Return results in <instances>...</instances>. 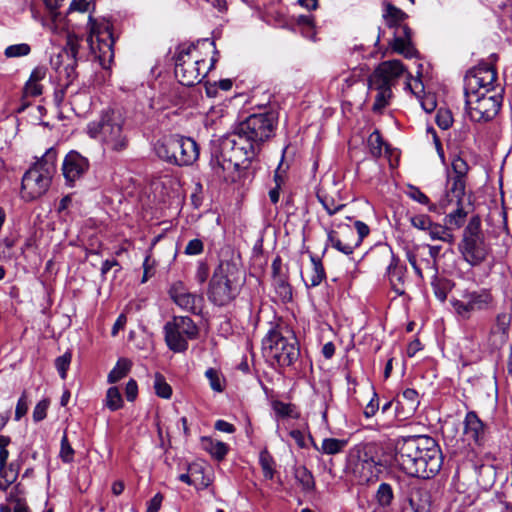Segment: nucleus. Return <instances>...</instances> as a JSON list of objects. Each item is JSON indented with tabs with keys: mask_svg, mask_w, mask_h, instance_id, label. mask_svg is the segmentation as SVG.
I'll return each instance as SVG.
<instances>
[{
	"mask_svg": "<svg viewBox=\"0 0 512 512\" xmlns=\"http://www.w3.org/2000/svg\"><path fill=\"white\" fill-rule=\"evenodd\" d=\"M277 123L278 116L273 111L252 114L238 123L213 150L210 166L215 175L226 179V172L238 170L253 160L263 144L274 136Z\"/></svg>",
	"mask_w": 512,
	"mask_h": 512,
	"instance_id": "obj_1",
	"label": "nucleus"
},
{
	"mask_svg": "<svg viewBox=\"0 0 512 512\" xmlns=\"http://www.w3.org/2000/svg\"><path fill=\"white\" fill-rule=\"evenodd\" d=\"M394 458L407 475L422 479L434 477L441 469L443 456L437 441L427 435L399 437Z\"/></svg>",
	"mask_w": 512,
	"mask_h": 512,
	"instance_id": "obj_2",
	"label": "nucleus"
},
{
	"mask_svg": "<svg viewBox=\"0 0 512 512\" xmlns=\"http://www.w3.org/2000/svg\"><path fill=\"white\" fill-rule=\"evenodd\" d=\"M86 133L101 144L104 152L118 154L129 147L126 117L119 109H103L96 119L87 124Z\"/></svg>",
	"mask_w": 512,
	"mask_h": 512,
	"instance_id": "obj_3",
	"label": "nucleus"
},
{
	"mask_svg": "<svg viewBox=\"0 0 512 512\" xmlns=\"http://www.w3.org/2000/svg\"><path fill=\"white\" fill-rule=\"evenodd\" d=\"M213 47L214 41L208 39L198 40L196 43L178 47L175 56V76L184 86L199 84L207 75L206 60L199 55V47Z\"/></svg>",
	"mask_w": 512,
	"mask_h": 512,
	"instance_id": "obj_4",
	"label": "nucleus"
},
{
	"mask_svg": "<svg viewBox=\"0 0 512 512\" xmlns=\"http://www.w3.org/2000/svg\"><path fill=\"white\" fill-rule=\"evenodd\" d=\"M57 151L49 148L40 160L25 172L21 183V197L33 201L48 190L56 172Z\"/></svg>",
	"mask_w": 512,
	"mask_h": 512,
	"instance_id": "obj_5",
	"label": "nucleus"
},
{
	"mask_svg": "<svg viewBox=\"0 0 512 512\" xmlns=\"http://www.w3.org/2000/svg\"><path fill=\"white\" fill-rule=\"evenodd\" d=\"M264 351L274 358L279 366H292L300 356L298 339L288 325L272 327L262 340Z\"/></svg>",
	"mask_w": 512,
	"mask_h": 512,
	"instance_id": "obj_6",
	"label": "nucleus"
},
{
	"mask_svg": "<svg viewBox=\"0 0 512 512\" xmlns=\"http://www.w3.org/2000/svg\"><path fill=\"white\" fill-rule=\"evenodd\" d=\"M457 248L462 259L471 267L480 266L487 260L492 248L482 229V220L479 215L469 219Z\"/></svg>",
	"mask_w": 512,
	"mask_h": 512,
	"instance_id": "obj_7",
	"label": "nucleus"
},
{
	"mask_svg": "<svg viewBox=\"0 0 512 512\" xmlns=\"http://www.w3.org/2000/svg\"><path fill=\"white\" fill-rule=\"evenodd\" d=\"M404 72L405 68L400 60H389L380 63L369 76L368 89L377 92L372 105L373 112L382 113L383 109L389 105L392 97L391 87Z\"/></svg>",
	"mask_w": 512,
	"mask_h": 512,
	"instance_id": "obj_8",
	"label": "nucleus"
},
{
	"mask_svg": "<svg viewBox=\"0 0 512 512\" xmlns=\"http://www.w3.org/2000/svg\"><path fill=\"white\" fill-rule=\"evenodd\" d=\"M348 470L359 484H368L378 479L382 472V461L374 443L356 445L348 456Z\"/></svg>",
	"mask_w": 512,
	"mask_h": 512,
	"instance_id": "obj_9",
	"label": "nucleus"
},
{
	"mask_svg": "<svg viewBox=\"0 0 512 512\" xmlns=\"http://www.w3.org/2000/svg\"><path fill=\"white\" fill-rule=\"evenodd\" d=\"M157 156L178 166L192 165L199 157L198 144L190 137L169 135L155 145Z\"/></svg>",
	"mask_w": 512,
	"mask_h": 512,
	"instance_id": "obj_10",
	"label": "nucleus"
},
{
	"mask_svg": "<svg viewBox=\"0 0 512 512\" xmlns=\"http://www.w3.org/2000/svg\"><path fill=\"white\" fill-rule=\"evenodd\" d=\"M235 264L222 261L215 269L209 283L208 299L217 306L230 303L238 294L237 274Z\"/></svg>",
	"mask_w": 512,
	"mask_h": 512,
	"instance_id": "obj_11",
	"label": "nucleus"
},
{
	"mask_svg": "<svg viewBox=\"0 0 512 512\" xmlns=\"http://www.w3.org/2000/svg\"><path fill=\"white\" fill-rule=\"evenodd\" d=\"M79 47L80 39L74 34H68L65 46L50 57V65L63 90H67L78 77L76 67Z\"/></svg>",
	"mask_w": 512,
	"mask_h": 512,
	"instance_id": "obj_12",
	"label": "nucleus"
},
{
	"mask_svg": "<svg viewBox=\"0 0 512 512\" xmlns=\"http://www.w3.org/2000/svg\"><path fill=\"white\" fill-rule=\"evenodd\" d=\"M503 89L497 92L486 90L482 93H469L465 95L466 110L470 119L474 122H488L499 112L503 96Z\"/></svg>",
	"mask_w": 512,
	"mask_h": 512,
	"instance_id": "obj_13",
	"label": "nucleus"
},
{
	"mask_svg": "<svg viewBox=\"0 0 512 512\" xmlns=\"http://www.w3.org/2000/svg\"><path fill=\"white\" fill-rule=\"evenodd\" d=\"M164 338L168 348L175 353L188 349V341L198 337L199 329L188 316H174L163 327Z\"/></svg>",
	"mask_w": 512,
	"mask_h": 512,
	"instance_id": "obj_14",
	"label": "nucleus"
},
{
	"mask_svg": "<svg viewBox=\"0 0 512 512\" xmlns=\"http://www.w3.org/2000/svg\"><path fill=\"white\" fill-rule=\"evenodd\" d=\"M88 26L90 34L88 41L92 51L97 55L100 64L106 67L114 57L113 46L115 39L111 30V26L107 22L98 23L92 18L88 17Z\"/></svg>",
	"mask_w": 512,
	"mask_h": 512,
	"instance_id": "obj_15",
	"label": "nucleus"
},
{
	"mask_svg": "<svg viewBox=\"0 0 512 512\" xmlns=\"http://www.w3.org/2000/svg\"><path fill=\"white\" fill-rule=\"evenodd\" d=\"M492 302V296L486 289H463L458 296H453L450 303L455 314L462 320H468L475 312L487 309Z\"/></svg>",
	"mask_w": 512,
	"mask_h": 512,
	"instance_id": "obj_16",
	"label": "nucleus"
},
{
	"mask_svg": "<svg viewBox=\"0 0 512 512\" xmlns=\"http://www.w3.org/2000/svg\"><path fill=\"white\" fill-rule=\"evenodd\" d=\"M497 80L495 68L487 63L479 64L467 71L464 78V94L497 92L493 84Z\"/></svg>",
	"mask_w": 512,
	"mask_h": 512,
	"instance_id": "obj_17",
	"label": "nucleus"
},
{
	"mask_svg": "<svg viewBox=\"0 0 512 512\" xmlns=\"http://www.w3.org/2000/svg\"><path fill=\"white\" fill-rule=\"evenodd\" d=\"M383 255L388 259L385 277L390 283L391 289L398 295L405 294V280L407 267L403 264L398 256H396L391 247L384 248Z\"/></svg>",
	"mask_w": 512,
	"mask_h": 512,
	"instance_id": "obj_18",
	"label": "nucleus"
},
{
	"mask_svg": "<svg viewBox=\"0 0 512 512\" xmlns=\"http://www.w3.org/2000/svg\"><path fill=\"white\" fill-rule=\"evenodd\" d=\"M168 293L172 301L182 310L192 314L200 313L203 298L190 292L183 282H174L170 286Z\"/></svg>",
	"mask_w": 512,
	"mask_h": 512,
	"instance_id": "obj_19",
	"label": "nucleus"
},
{
	"mask_svg": "<svg viewBox=\"0 0 512 512\" xmlns=\"http://www.w3.org/2000/svg\"><path fill=\"white\" fill-rule=\"evenodd\" d=\"M90 167L89 161L77 151H70L64 158L62 163V173L66 184L74 186V184L82 179L88 172Z\"/></svg>",
	"mask_w": 512,
	"mask_h": 512,
	"instance_id": "obj_20",
	"label": "nucleus"
},
{
	"mask_svg": "<svg viewBox=\"0 0 512 512\" xmlns=\"http://www.w3.org/2000/svg\"><path fill=\"white\" fill-rule=\"evenodd\" d=\"M486 426L480 420L476 412L470 411L464 419V434L475 444L481 445L485 440Z\"/></svg>",
	"mask_w": 512,
	"mask_h": 512,
	"instance_id": "obj_21",
	"label": "nucleus"
},
{
	"mask_svg": "<svg viewBox=\"0 0 512 512\" xmlns=\"http://www.w3.org/2000/svg\"><path fill=\"white\" fill-rule=\"evenodd\" d=\"M419 395L415 389L407 388L397 398L396 412L398 416L409 418L414 415L419 405Z\"/></svg>",
	"mask_w": 512,
	"mask_h": 512,
	"instance_id": "obj_22",
	"label": "nucleus"
},
{
	"mask_svg": "<svg viewBox=\"0 0 512 512\" xmlns=\"http://www.w3.org/2000/svg\"><path fill=\"white\" fill-rule=\"evenodd\" d=\"M354 226L355 230L350 226L343 227V237L353 239V243L341 247L345 255L352 254L370 232L369 227L362 221H355Z\"/></svg>",
	"mask_w": 512,
	"mask_h": 512,
	"instance_id": "obj_23",
	"label": "nucleus"
},
{
	"mask_svg": "<svg viewBox=\"0 0 512 512\" xmlns=\"http://www.w3.org/2000/svg\"><path fill=\"white\" fill-rule=\"evenodd\" d=\"M196 474H201V465L193 463L188 467V473L180 474L178 479L188 485H193L198 490L206 489L210 484L211 480L207 476H201V481Z\"/></svg>",
	"mask_w": 512,
	"mask_h": 512,
	"instance_id": "obj_24",
	"label": "nucleus"
},
{
	"mask_svg": "<svg viewBox=\"0 0 512 512\" xmlns=\"http://www.w3.org/2000/svg\"><path fill=\"white\" fill-rule=\"evenodd\" d=\"M409 503L414 512H430L431 495L425 489H415L410 495Z\"/></svg>",
	"mask_w": 512,
	"mask_h": 512,
	"instance_id": "obj_25",
	"label": "nucleus"
},
{
	"mask_svg": "<svg viewBox=\"0 0 512 512\" xmlns=\"http://www.w3.org/2000/svg\"><path fill=\"white\" fill-rule=\"evenodd\" d=\"M466 181L465 178L452 176L448 179L446 197L448 202H464Z\"/></svg>",
	"mask_w": 512,
	"mask_h": 512,
	"instance_id": "obj_26",
	"label": "nucleus"
},
{
	"mask_svg": "<svg viewBox=\"0 0 512 512\" xmlns=\"http://www.w3.org/2000/svg\"><path fill=\"white\" fill-rule=\"evenodd\" d=\"M22 467V460H14L5 466L0 472V490L6 491L8 487L14 483L19 475V471Z\"/></svg>",
	"mask_w": 512,
	"mask_h": 512,
	"instance_id": "obj_27",
	"label": "nucleus"
},
{
	"mask_svg": "<svg viewBox=\"0 0 512 512\" xmlns=\"http://www.w3.org/2000/svg\"><path fill=\"white\" fill-rule=\"evenodd\" d=\"M201 444L204 450L218 461L223 460L229 451V446L226 443L211 437H202Z\"/></svg>",
	"mask_w": 512,
	"mask_h": 512,
	"instance_id": "obj_28",
	"label": "nucleus"
},
{
	"mask_svg": "<svg viewBox=\"0 0 512 512\" xmlns=\"http://www.w3.org/2000/svg\"><path fill=\"white\" fill-rule=\"evenodd\" d=\"M511 324V315L508 313H500L496 317V322L491 330L493 336H497L499 344H504L508 339V331Z\"/></svg>",
	"mask_w": 512,
	"mask_h": 512,
	"instance_id": "obj_29",
	"label": "nucleus"
},
{
	"mask_svg": "<svg viewBox=\"0 0 512 512\" xmlns=\"http://www.w3.org/2000/svg\"><path fill=\"white\" fill-rule=\"evenodd\" d=\"M384 6L383 17L386 20L387 26L394 28L398 25H403L402 22L408 17L407 14L391 3L386 2Z\"/></svg>",
	"mask_w": 512,
	"mask_h": 512,
	"instance_id": "obj_30",
	"label": "nucleus"
},
{
	"mask_svg": "<svg viewBox=\"0 0 512 512\" xmlns=\"http://www.w3.org/2000/svg\"><path fill=\"white\" fill-rule=\"evenodd\" d=\"M468 212L463 207V202H456V209L448 213L445 222L451 228H460L464 225Z\"/></svg>",
	"mask_w": 512,
	"mask_h": 512,
	"instance_id": "obj_31",
	"label": "nucleus"
},
{
	"mask_svg": "<svg viewBox=\"0 0 512 512\" xmlns=\"http://www.w3.org/2000/svg\"><path fill=\"white\" fill-rule=\"evenodd\" d=\"M294 476L304 491L310 492L315 489L314 477L305 466L295 467Z\"/></svg>",
	"mask_w": 512,
	"mask_h": 512,
	"instance_id": "obj_32",
	"label": "nucleus"
},
{
	"mask_svg": "<svg viewBox=\"0 0 512 512\" xmlns=\"http://www.w3.org/2000/svg\"><path fill=\"white\" fill-rule=\"evenodd\" d=\"M390 45L394 52L402 54L406 58H412L417 54V50L414 48L412 40L393 38Z\"/></svg>",
	"mask_w": 512,
	"mask_h": 512,
	"instance_id": "obj_33",
	"label": "nucleus"
},
{
	"mask_svg": "<svg viewBox=\"0 0 512 512\" xmlns=\"http://www.w3.org/2000/svg\"><path fill=\"white\" fill-rule=\"evenodd\" d=\"M369 151L374 158L382 156L383 150H387V144L384 142L378 130L373 131L367 140Z\"/></svg>",
	"mask_w": 512,
	"mask_h": 512,
	"instance_id": "obj_34",
	"label": "nucleus"
},
{
	"mask_svg": "<svg viewBox=\"0 0 512 512\" xmlns=\"http://www.w3.org/2000/svg\"><path fill=\"white\" fill-rule=\"evenodd\" d=\"M131 362L128 359L121 358L117 361L115 367L108 374V382L116 383L125 377L131 369Z\"/></svg>",
	"mask_w": 512,
	"mask_h": 512,
	"instance_id": "obj_35",
	"label": "nucleus"
},
{
	"mask_svg": "<svg viewBox=\"0 0 512 512\" xmlns=\"http://www.w3.org/2000/svg\"><path fill=\"white\" fill-rule=\"evenodd\" d=\"M428 234L432 240H441L443 242L452 243L454 236L448 227L432 222L428 230Z\"/></svg>",
	"mask_w": 512,
	"mask_h": 512,
	"instance_id": "obj_36",
	"label": "nucleus"
},
{
	"mask_svg": "<svg viewBox=\"0 0 512 512\" xmlns=\"http://www.w3.org/2000/svg\"><path fill=\"white\" fill-rule=\"evenodd\" d=\"M347 441L336 438H325L322 442L320 451L327 455H335L343 451Z\"/></svg>",
	"mask_w": 512,
	"mask_h": 512,
	"instance_id": "obj_37",
	"label": "nucleus"
},
{
	"mask_svg": "<svg viewBox=\"0 0 512 512\" xmlns=\"http://www.w3.org/2000/svg\"><path fill=\"white\" fill-rule=\"evenodd\" d=\"M259 463L266 479L271 480L274 477L275 461L267 449H263L259 454Z\"/></svg>",
	"mask_w": 512,
	"mask_h": 512,
	"instance_id": "obj_38",
	"label": "nucleus"
},
{
	"mask_svg": "<svg viewBox=\"0 0 512 512\" xmlns=\"http://www.w3.org/2000/svg\"><path fill=\"white\" fill-rule=\"evenodd\" d=\"M377 503L381 507H388L394 499L393 489L388 483H381L375 495Z\"/></svg>",
	"mask_w": 512,
	"mask_h": 512,
	"instance_id": "obj_39",
	"label": "nucleus"
},
{
	"mask_svg": "<svg viewBox=\"0 0 512 512\" xmlns=\"http://www.w3.org/2000/svg\"><path fill=\"white\" fill-rule=\"evenodd\" d=\"M317 198L329 215H334L345 207V204L337 202L332 196L320 191Z\"/></svg>",
	"mask_w": 512,
	"mask_h": 512,
	"instance_id": "obj_40",
	"label": "nucleus"
},
{
	"mask_svg": "<svg viewBox=\"0 0 512 512\" xmlns=\"http://www.w3.org/2000/svg\"><path fill=\"white\" fill-rule=\"evenodd\" d=\"M105 406L111 411H117L123 406V399L117 387H110L106 392Z\"/></svg>",
	"mask_w": 512,
	"mask_h": 512,
	"instance_id": "obj_41",
	"label": "nucleus"
},
{
	"mask_svg": "<svg viewBox=\"0 0 512 512\" xmlns=\"http://www.w3.org/2000/svg\"><path fill=\"white\" fill-rule=\"evenodd\" d=\"M310 259H311L312 266H313L312 267V275L310 278V281H311L310 286L316 287L321 284V282L325 278L326 274H325L323 264L319 258H317L314 255H311Z\"/></svg>",
	"mask_w": 512,
	"mask_h": 512,
	"instance_id": "obj_42",
	"label": "nucleus"
},
{
	"mask_svg": "<svg viewBox=\"0 0 512 512\" xmlns=\"http://www.w3.org/2000/svg\"><path fill=\"white\" fill-rule=\"evenodd\" d=\"M272 408L277 417L298 418V414L295 412V405L291 403H284L282 401L275 400L272 402Z\"/></svg>",
	"mask_w": 512,
	"mask_h": 512,
	"instance_id": "obj_43",
	"label": "nucleus"
},
{
	"mask_svg": "<svg viewBox=\"0 0 512 512\" xmlns=\"http://www.w3.org/2000/svg\"><path fill=\"white\" fill-rule=\"evenodd\" d=\"M154 389L156 395L163 399H169L172 396L171 386L160 373H156L154 376Z\"/></svg>",
	"mask_w": 512,
	"mask_h": 512,
	"instance_id": "obj_44",
	"label": "nucleus"
},
{
	"mask_svg": "<svg viewBox=\"0 0 512 512\" xmlns=\"http://www.w3.org/2000/svg\"><path fill=\"white\" fill-rule=\"evenodd\" d=\"M328 243L333 248H335L336 250H338L344 254V251L342 250L341 247L346 246V244H348V243H353V239L351 237L344 238L343 237V228H342L341 231H339V232L334 231V230H330L328 232Z\"/></svg>",
	"mask_w": 512,
	"mask_h": 512,
	"instance_id": "obj_45",
	"label": "nucleus"
},
{
	"mask_svg": "<svg viewBox=\"0 0 512 512\" xmlns=\"http://www.w3.org/2000/svg\"><path fill=\"white\" fill-rule=\"evenodd\" d=\"M205 376L209 380V384L212 390L215 392H222L224 390V380L220 371L215 368H209L206 370Z\"/></svg>",
	"mask_w": 512,
	"mask_h": 512,
	"instance_id": "obj_46",
	"label": "nucleus"
},
{
	"mask_svg": "<svg viewBox=\"0 0 512 512\" xmlns=\"http://www.w3.org/2000/svg\"><path fill=\"white\" fill-rule=\"evenodd\" d=\"M274 285L278 294L282 297L283 300H291L292 298V289L287 281V277L285 275H281L273 278Z\"/></svg>",
	"mask_w": 512,
	"mask_h": 512,
	"instance_id": "obj_47",
	"label": "nucleus"
},
{
	"mask_svg": "<svg viewBox=\"0 0 512 512\" xmlns=\"http://www.w3.org/2000/svg\"><path fill=\"white\" fill-rule=\"evenodd\" d=\"M31 47L27 43L10 45L5 48L4 55L7 58H17L29 55Z\"/></svg>",
	"mask_w": 512,
	"mask_h": 512,
	"instance_id": "obj_48",
	"label": "nucleus"
},
{
	"mask_svg": "<svg viewBox=\"0 0 512 512\" xmlns=\"http://www.w3.org/2000/svg\"><path fill=\"white\" fill-rule=\"evenodd\" d=\"M72 355L70 352H66L63 355L59 356L55 360V367L61 377V379L65 380L67 377V371L69 369L71 363Z\"/></svg>",
	"mask_w": 512,
	"mask_h": 512,
	"instance_id": "obj_49",
	"label": "nucleus"
},
{
	"mask_svg": "<svg viewBox=\"0 0 512 512\" xmlns=\"http://www.w3.org/2000/svg\"><path fill=\"white\" fill-rule=\"evenodd\" d=\"M74 449L69 443L66 433L61 439L60 458L64 463H70L73 461Z\"/></svg>",
	"mask_w": 512,
	"mask_h": 512,
	"instance_id": "obj_50",
	"label": "nucleus"
},
{
	"mask_svg": "<svg viewBox=\"0 0 512 512\" xmlns=\"http://www.w3.org/2000/svg\"><path fill=\"white\" fill-rule=\"evenodd\" d=\"M451 165H452V169H453L455 177H461V178L466 177V174L468 173V170H469V166L464 159H462L460 156H456L452 160Z\"/></svg>",
	"mask_w": 512,
	"mask_h": 512,
	"instance_id": "obj_51",
	"label": "nucleus"
},
{
	"mask_svg": "<svg viewBox=\"0 0 512 512\" xmlns=\"http://www.w3.org/2000/svg\"><path fill=\"white\" fill-rule=\"evenodd\" d=\"M49 404L48 399H43L36 404L32 415L34 422H40L46 418Z\"/></svg>",
	"mask_w": 512,
	"mask_h": 512,
	"instance_id": "obj_52",
	"label": "nucleus"
},
{
	"mask_svg": "<svg viewBox=\"0 0 512 512\" xmlns=\"http://www.w3.org/2000/svg\"><path fill=\"white\" fill-rule=\"evenodd\" d=\"M432 222L431 218L425 214H419L411 217V224L413 227L427 232L431 227Z\"/></svg>",
	"mask_w": 512,
	"mask_h": 512,
	"instance_id": "obj_53",
	"label": "nucleus"
},
{
	"mask_svg": "<svg viewBox=\"0 0 512 512\" xmlns=\"http://www.w3.org/2000/svg\"><path fill=\"white\" fill-rule=\"evenodd\" d=\"M453 119L452 115L449 111L446 110H439L436 115V123L437 125L443 129L446 130L450 128L452 125Z\"/></svg>",
	"mask_w": 512,
	"mask_h": 512,
	"instance_id": "obj_54",
	"label": "nucleus"
},
{
	"mask_svg": "<svg viewBox=\"0 0 512 512\" xmlns=\"http://www.w3.org/2000/svg\"><path fill=\"white\" fill-rule=\"evenodd\" d=\"M204 245L202 240L195 238L188 242L185 247L184 253L186 255H199L203 252Z\"/></svg>",
	"mask_w": 512,
	"mask_h": 512,
	"instance_id": "obj_55",
	"label": "nucleus"
},
{
	"mask_svg": "<svg viewBox=\"0 0 512 512\" xmlns=\"http://www.w3.org/2000/svg\"><path fill=\"white\" fill-rule=\"evenodd\" d=\"M28 411L26 392L24 391L18 399L15 409V420L19 421Z\"/></svg>",
	"mask_w": 512,
	"mask_h": 512,
	"instance_id": "obj_56",
	"label": "nucleus"
},
{
	"mask_svg": "<svg viewBox=\"0 0 512 512\" xmlns=\"http://www.w3.org/2000/svg\"><path fill=\"white\" fill-rule=\"evenodd\" d=\"M432 289L435 297L439 301L444 302L447 299L448 292L445 283H441L440 281L432 282Z\"/></svg>",
	"mask_w": 512,
	"mask_h": 512,
	"instance_id": "obj_57",
	"label": "nucleus"
},
{
	"mask_svg": "<svg viewBox=\"0 0 512 512\" xmlns=\"http://www.w3.org/2000/svg\"><path fill=\"white\" fill-rule=\"evenodd\" d=\"M26 96L37 97L42 94V85L38 82L27 81L24 87Z\"/></svg>",
	"mask_w": 512,
	"mask_h": 512,
	"instance_id": "obj_58",
	"label": "nucleus"
},
{
	"mask_svg": "<svg viewBox=\"0 0 512 512\" xmlns=\"http://www.w3.org/2000/svg\"><path fill=\"white\" fill-rule=\"evenodd\" d=\"M143 277L141 282L145 283L154 275V261L151 260L150 255L145 257V260L143 262Z\"/></svg>",
	"mask_w": 512,
	"mask_h": 512,
	"instance_id": "obj_59",
	"label": "nucleus"
},
{
	"mask_svg": "<svg viewBox=\"0 0 512 512\" xmlns=\"http://www.w3.org/2000/svg\"><path fill=\"white\" fill-rule=\"evenodd\" d=\"M138 395V385L134 379H130L125 387V396L126 399L130 402H133Z\"/></svg>",
	"mask_w": 512,
	"mask_h": 512,
	"instance_id": "obj_60",
	"label": "nucleus"
},
{
	"mask_svg": "<svg viewBox=\"0 0 512 512\" xmlns=\"http://www.w3.org/2000/svg\"><path fill=\"white\" fill-rule=\"evenodd\" d=\"M116 267L115 273L119 272L121 270V265L116 259H107L102 263L101 267V277L103 279L106 278L107 273L113 268Z\"/></svg>",
	"mask_w": 512,
	"mask_h": 512,
	"instance_id": "obj_61",
	"label": "nucleus"
},
{
	"mask_svg": "<svg viewBox=\"0 0 512 512\" xmlns=\"http://www.w3.org/2000/svg\"><path fill=\"white\" fill-rule=\"evenodd\" d=\"M163 498L164 497L161 493L155 494V496L148 501L146 512H159Z\"/></svg>",
	"mask_w": 512,
	"mask_h": 512,
	"instance_id": "obj_62",
	"label": "nucleus"
},
{
	"mask_svg": "<svg viewBox=\"0 0 512 512\" xmlns=\"http://www.w3.org/2000/svg\"><path fill=\"white\" fill-rule=\"evenodd\" d=\"M395 28L393 38H402L403 40H412V30L406 25H398Z\"/></svg>",
	"mask_w": 512,
	"mask_h": 512,
	"instance_id": "obj_63",
	"label": "nucleus"
},
{
	"mask_svg": "<svg viewBox=\"0 0 512 512\" xmlns=\"http://www.w3.org/2000/svg\"><path fill=\"white\" fill-rule=\"evenodd\" d=\"M209 276V268L206 263H199L195 273V279L200 283H204Z\"/></svg>",
	"mask_w": 512,
	"mask_h": 512,
	"instance_id": "obj_64",
	"label": "nucleus"
}]
</instances>
